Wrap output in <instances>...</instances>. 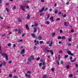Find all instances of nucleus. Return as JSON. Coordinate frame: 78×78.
Returning a JSON list of instances; mask_svg holds the SVG:
<instances>
[{
    "label": "nucleus",
    "instance_id": "1",
    "mask_svg": "<svg viewBox=\"0 0 78 78\" xmlns=\"http://www.w3.org/2000/svg\"><path fill=\"white\" fill-rule=\"evenodd\" d=\"M0 53L1 55L2 56H3L4 58H5L6 60H8V55H7L6 54L4 53H2V49H0Z\"/></svg>",
    "mask_w": 78,
    "mask_h": 78
},
{
    "label": "nucleus",
    "instance_id": "2",
    "mask_svg": "<svg viewBox=\"0 0 78 78\" xmlns=\"http://www.w3.org/2000/svg\"><path fill=\"white\" fill-rule=\"evenodd\" d=\"M34 57L33 56H31L30 57H29L28 58V61L30 62L31 61V60H34Z\"/></svg>",
    "mask_w": 78,
    "mask_h": 78
},
{
    "label": "nucleus",
    "instance_id": "3",
    "mask_svg": "<svg viewBox=\"0 0 78 78\" xmlns=\"http://www.w3.org/2000/svg\"><path fill=\"white\" fill-rule=\"evenodd\" d=\"M66 52L68 53L69 55H71V56H73V54L71 53L70 50L69 49H67L66 51Z\"/></svg>",
    "mask_w": 78,
    "mask_h": 78
},
{
    "label": "nucleus",
    "instance_id": "4",
    "mask_svg": "<svg viewBox=\"0 0 78 78\" xmlns=\"http://www.w3.org/2000/svg\"><path fill=\"white\" fill-rule=\"evenodd\" d=\"M44 9H45V8H44V7L42 9H41V10H40L39 11V12H43V11H44Z\"/></svg>",
    "mask_w": 78,
    "mask_h": 78
},
{
    "label": "nucleus",
    "instance_id": "5",
    "mask_svg": "<svg viewBox=\"0 0 78 78\" xmlns=\"http://www.w3.org/2000/svg\"><path fill=\"white\" fill-rule=\"evenodd\" d=\"M26 28H27V30H29L30 29L29 28V27H28V25L27 24L26 25Z\"/></svg>",
    "mask_w": 78,
    "mask_h": 78
},
{
    "label": "nucleus",
    "instance_id": "6",
    "mask_svg": "<svg viewBox=\"0 0 78 78\" xmlns=\"http://www.w3.org/2000/svg\"><path fill=\"white\" fill-rule=\"evenodd\" d=\"M53 44V41H51L50 42V43L49 44V47H51L52 46V44Z\"/></svg>",
    "mask_w": 78,
    "mask_h": 78
},
{
    "label": "nucleus",
    "instance_id": "7",
    "mask_svg": "<svg viewBox=\"0 0 78 78\" xmlns=\"http://www.w3.org/2000/svg\"><path fill=\"white\" fill-rule=\"evenodd\" d=\"M21 8H22V10H23L24 11H25V10L24 9H23V6H22V5H21L20 6Z\"/></svg>",
    "mask_w": 78,
    "mask_h": 78
},
{
    "label": "nucleus",
    "instance_id": "8",
    "mask_svg": "<svg viewBox=\"0 0 78 78\" xmlns=\"http://www.w3.org/2000/svg\"><path fill=\"white\" fill-rule=\"evenodd\" d=\"M25 52V49H23L22 50L21 52V54H23Z\"/></svg>",
    "mask_w": 78,
    "mask_h": 78
},
{
    "label": "nucleus",
    "instance_id": "9",
    "mask_svg": "<svg viewBox=\"0 0 78 78\" xmlns=\"http://www.w3.org/2000/svg\"><path fill=\"white\" fill-rule=\"evenodd\" d=\"M31 36H33V37H36V35L35 34H34V33L31 34Z\"/></svg>",
    "mask_w": 78,
    "mask_h": 78
},
{
    "label": "nucleus",
    "instance_id": "10",
    "mask_svg": "<svg viewBox=\"0 0 78 78\" xmlns=\"http://www.w3.org/2000/svg\"><path fill=\"white\" fill-rule=\"evenodd\" d=\"M76 61V58H75L74 60H71V62H75V61Z\"/></svg>",
    "mask_w": 78,
    "mask_h": 78
},
{
    "label": "nucleus",
    "instance_id": "11",
    "mask_svg": "<svg viewBox=\"0 0 78 78\" xmlns=\"http://www.w3.org/2000/svg\"><path fill=\"white\" fill-rule=\"evenodd\" d=\"M39 44V41H36L35 42V45H37Z\"/></svg>",
    "mask_w": 78,
    "mask_h": 78
},
{
    "label": "nucleus",
    "instance_id": "12",
    "mask_svg": "<svg viewBox=\"0 0 78 78\" xmlns=\"http://www.w3.org/2000/svg\"><path fill=\"white\" fill-rule=\"evenodd\" d=\"M30 15H29V14H28L27 16V19H30Z\"/></svg>",
    "mask_w": 78,
    "mask_h": 78
},
{
    "label": "nucleus",
    "instance_id": "13",
    "mask_svg": "<svg viewBox=\"0 0 78 78\" xmlns=\"http://www.w3.org/2000/svg\"><path fill=\"white\" fill-rule=\"evenodd\" d=\"M38 39H39V40H40L42 39V37H41V35H39L38 37Z\"/></svg>",
    "mask_w": 78,
    "mask_h": 78
},
{
    "label": "nucleus",
    "instance_id": "14",
    "mask_svg": "<svg viewBox=\"0 0 78 78\" xmlns=\"http://www.w3.org/2000/svg\"><path fill=\"white\" fill-rule=\"evenodd\" d=\"M54 12L55 13V14H56L58 13V10H57V9H56L55 10V11Z\"/></svg>",
    "mask_w": 78,
    "mask_h": 78
},
{
    "label": "nucleus",
    "instance_id": "15",
    "mask_svg": "<svg viewBox=\"0 0 78 78\" xmlns=\"http://www.w3.org/2000/svg\"><path fill=\"white\" fill-rule=\"evenodd\" d=\"M43 78H47V75H44L43 76Z\"/></svg>",
    "mask_w": 78,
    "mask_h": 78
},
{
    "label": "nucleus",
    "instance_id": "16",
    "mask_svg": "<svg viewBox=\"0 0 78 78\" xmlns=\"http://www.w3.org/2000/svg\"><path fill=\"white\" fill-rule=\"evenodd\" d=\"M18 33L20 34L21 33V30H20V29H18Z\"/></svg>",
    "mask_w": 78,
    "mask_h": 78
},
{
    "label": "nucleus",
    "instance_id": "17",
    "mask_svg": "<svg viewBox=\"0 0 78 78\" xmlns=\"http://www.w3.org/2000/svg\"><path fill=\"white\" fill-rule=\"evenodd\" d=\"M23 41V40L22 39H20V40H18V42H22Z\"/></svg>",
    "mask_w": 78,
    "mask_h": 78
},
{
    "label": "nucleus",
    "instance_id": "18",
    "mask_svg": "<svg viewBox=\"0 0 78 78\" xmlns=\"http://www.w3.org/2000/svg\"><path fill=\"white\" fill-rule=\"evenodd\" d=\"M37 31V29L36 28H34V33H36Z\"/></svg>",
    "mask_w": 78,
    "mask_h": 78
},
{
    "label": "nucleus",
    "instance_id": "19",
    "mask_svg": "<svg viewBox=\"0 0 78 78\" xmlns=\"http://www.w3.org/2000/svg\"><path fill=\"white\" fill-rule=\"evenodd\" d=\"M18 22H22V19H18Z\"/></svg>",
    "mask_w": 78,
    "mask_h": 78
},
{
    "label": "nucleus",
    "instance_id": "20",
    "mask_svg": "<svg viewBox=\"0 0 78 78\" xmlns=\"http://www.w3.org/2000/svg\"><path fill=\"white\" fill-rule=\"evenodd\" d=\"M45 24H50V22L48 21H46L45 23Z\"/></svg>",
    "mask_w": 78,
    "mask_h": 78
},
{
    "label": "nucleus",
    "instance_id": "21",
    "mask_svg": "<svg viewBox=\"0 0 78 78\" xmlns=\"http://www.w3.org/2000/svg\"><path fill=\"white\" fill-rule=\"evenodd\" d=\"M62 39L64 40L66 39V37L65 36H63L62 37Z\"/></svg>",
    "mask_w": 78,
    "mask_h": 78
},
{
    "label": "nucleus",
    "instance_id": "22",
    "mask_svg": "<svg viewBox=\"0 0 78 78\" xmlns=\"http://www.w3.org/2000/svg\"><path fill=\"white\" fill-rule=\"evenodd\" d=\"M51 54V55H53V52H52V50H50V52Z\"/></svg>",
    "mask_w": 78,
    "mask_h": 78
},
{
    "label": "nucleus",
    "instance_id": "23",
    "mask_svg": "<svg viewBox=\"0 0 78 78\" xmlns=\"http://www.w3.org/2000/svg\"><path fill=\"white\" fill-rule=\"evenodd\" d=\"M46 64V63L44 61L43 63H42V65H43V66H45Z\"/></svg>",
    "mask_w": 78,
    "mask_h": 78
},
{
    "label": "nucleus",
    "instance_id": "24",
    "mask_svg": "<svg viewBox=\"0 0 78 78\" xmlns=\"http://www.w3.org/2000/svg\"><path fill=\"white\" fill-rule=\"evenodd\" d=\"M57 39H61V37L60 36H59L57 37Z\"/></svg>",
    "mask_w": 78,
    "mask_h": 78
},
{
    "label": "nucleus",
    "instance_id": "25",
    "mask_svg": "<svg viewBox=\"0 0 78 78\" xmlns=\"http://www.w3.org/2000/svg\"><path fill=\"white\" fill-rule=\"evenodd\" d=\"M51 70H52V72H54V71L55 70V68H52L51 69Z\"/></svg>",
    "mask_w": 78,
    "mask_h": 78
},
{
    "label": "nucleus",
    "instance_id": "26",
    "mask_svg": "<svg viewBox=\"0 0 78 78\" xmlns=\"http://www.w3.org/2000/svg\"><path fill=\"white\" fill-rule=\"evenodd\" d=\"M11 45H12L11 44V43H9L8 44V46H9V47H11Z\"/></svg>",
    "mask_w": 78,
    "mask_h": 78
},
{
    "label": "nucleus",
    "instance_id": "27",
    "mask_svg": "<svg viewBox=\"0 0 78 78\" xmlns=\"http://www.w3.org/2000/svg\"><path fill=\"white\" fill-rule=\"evenodd\" d=\"M64 25L65 26H68V24H67V22H65L64 23Z\"/></svg>",
    "mask_w": 78,
    "mask_h": 78
},
{
    "label": "nucleus",
    "instance_id": "28",
    "mask_svg": "<svg viewBox=\"0 0 78 78\" xmlns=\"http://www.w3.org/2000/svg\"><path fill=\"white\" fill-rule=\"evenodd\" d=\"M72 41V38H70L68 39V41L70 42Z\"/></svg>",
    "mask_w": 78,
    "mask_h": 78
},
{
    "label": "nucleus",
    "instance_id": "29",
    "mask_svg": "<svg viewBox=\"0 0 78 78\" xmlns=\"http://www.w3.org/2000/svg\"><path fill=\"white\" fill-rule=\"evenodd\" d=\"M72 76H73V75L72 74H71L69 75V77L70 78L72 77Z\"/></svg>",
    "mask_w": 78,
    "mask_h": 78
},
{
    "label": "nucleus",
    "instance_id": "30",
    "mask_svg": "<svg viewBox=\"0 0 78 78\" xmlns=\"http://www.w3.org/2000/svg\"><path fill=\"white\" fill-rule=\"evenodd\" d=\"M14 31H16V32H17L18 31V29H16L14 30Z\"/></svg>",
    "mask_w": 78,
    "mask_h": 78
},
{
    "label": "nucleus",
    "instance_id": "31",
    "mask_svg": "<svg viewBox=\"0 0 78 78\" xmlns=\"http://www.w3.org/2000/svg\"><path fill=\"white\" fill-rule=\"evenodd\" d=\"M43 42H44V41H40V43L41 44H43Z\"/></svg>",
    "mask_w": 78,
    "mask_h": 78
},
{
    "label": "nucleus",
    "instance_id": "32",
    "mask_svg": "<svg viewBox=\"0 0 78 78\" xmlns=\"http://www.w3.org/2000/svg\"><path fill=\"white\" fill-rule=\"evenodd\" d=\"M66 68H67V69H69V66L67 65L66 67Z\"/></svg>",
    "mask_w": 78,
    "mask_h": 78
},
{
    "label": "nucleus",
    "instance_id": "33",
    "mask_svg": "<svg viewBox=\"0 0 78 78\" xmlns=\"http://www.w3.org/2000/svg\"><path fill=\"white\" fill-rule=\"evenodd\" d=\"M45 69V66H44L42 67V69L43 70H44V69Z\"/></svg>",
    "mask_w": 78,
    "mask_h": 78
},
{
    "label": "nucleus",
    "instance_id": "34",
    "mask_svg": "<svg viewBox=\"0 0 78 78\" xmlns=\"http://www.w3.org/2000/svg\"><path fill=\"white\" fill-rule=\"evenodd\" d=\"M52 36H55V33H53L52 34Z\"/></svg>",
    "mask_w": 78,
    "mask_h": 78
},
{
    "label": "nucleus",
    "instance_id": "35",
    "mask_svg": "<svg viewBox=\"0 0 78 78\" xmlns=\"http://www.w3.org/2000/svg\"><path fill=\"white\" fill-rule=\"evenodd\" d=\"M56 20L57 21L58 20H61V19H60L59 18H57L56 19Z\"/></svg>",
    "mask_w": 78,
    "mask_h": 78
},
{
    "label": "nucleus",
    "instance_id": "36",
    "mask_svg": "<svg viewBox=\"0 0 78 78\" xmlns=\"http://www.w3.org/2000/svg\"><path fill=\"white\" fill-rule=\"evenodd\" d=\"M68 55H65V58H67V57H68Z\"/></svg>",
    "mask_w": 78,
    "mask_h": 78
},
{
    "label": "nucleus",
    "instance_id": "37",
    "mask_svg": "<svg viewBox=\"0 0 78 78\" xmlns=\"http://www.w3.org/2000/svg\"><path fill=\"white\" fill-rule=\"evenodd\" d=\"M48 10V8H46L44 9V11H47Z\"/></svg>",
    "mask_w": 78,
    "mask_h": 78
},
{
    "label": "nucleus",
    "instance_id": "38",
    "mask_svg": "<svg viewBox=\"0 0 78 78\" xmlns=\"http://www.w3.org/2000/svg\"><path fill=\"white\" fill-rule=\"evenodd\" d=\"M50 20H53V16H52V17H50Z\"/></svg>",
    "mask_w": 78,
    "mask_h": 78
},
{
    "label": "nucleus",
    "instance_id": "39",
    "mask_svg": "<svg viewBox=\"0 0 78 78\" xmlns=\"http://www.w3.org/2000/svg\"><path fill=\"white\" fill-rule=\"evenodd\" d=\"M31 73V71H28L27 72V73H29V74H30V73Z\"/></svg>",
    "mask_w": 78,
    "mask_h": 78
},
{
    "label": "nucleus",
    "instance_id": "40",
    "mask_svg": "<svg viewBox=\"0 0 78 78\" xmlns=\"http://www.w3.org/2000/svg\"><path fill=\"white\" fill-rule=\"evenodd\" d=\"M42 63H40L39 64L40 67H41V66H42Z\"/></svg>",
    "mask_w": 78,
    "mask_h": 78
},
{
    "label": "nucleus",
    "instance_id": "41",
    "mask_svg": "<svg viewBox=\"0 0 78 78\" xmlns=\"http://www.w3.org/2000/svg\"><path fill=\"white\" fill-rule=\"evenodd\" d=\"M66 16H67V15H66V14H64L63 15V17H66Z\"/></svg>",
    "mask_w": 78,
    "mask_h": 78
},
{
    "label": "nucleus",
    "instance_id": "42",
    "mask_svg": "<svg viewBox=\"0 0 78 78\" xmlns=\"http://www.w3.org/2000/svg\"><path fill=\"white\" fill-rule=\"evenodd\" d=\"M6 9L7 12H9V9L8 8H6Z\"/></svg>",
    "mask_w": 78,
    "mask_h": 78
},
{
    "label": "nucleus",
    "instance_id": "43",
    "mask_svg": "<svg viewBox=\"0 0 78 78\" xmlns=\"http://www.w3.org/2000/svg\"><path fill=\"white\" fill-rule=\"evenodd\" d=\"M36 48H37L36 46H35L34 48V50H36Z\"/></svg>",
    "mask_w": 78,
    "mask_h": 78
},
{
    "label": "nucleus",
    "instance_id": "44",
    "mask_svg": "<svg viewBox=\"0 0 78 78\" xmlns=\"http://www.w3.org/2000/svg\"><path fill=\"white\" fill-rule=\"evenodd\" d=\"M9 76L10 77H12V74H10L9 75Z\"/></svg>",
    "mask_w": 78,
    "mask_h": 78
},
{
    "label": "nucleus",
    "instance_id": "45",
    "mask_svg": "<svg viewBox=\"0 0 78 78\" xmlns=\"http://www.w3.org/2000/svg\"><path fill=\"white\" fill-rule=\"evenodd\" d=\"M64 63V62H63V61H61V64H63Z\"/></svg>",
    "mask_w": 78,
    "mask_h": 78
},
{
    "label": "nucleus",
    "instance_id": "46",
    "mask_svg": "<svg viewBox=\"0 0 78 78\" xmlns=\"http://www.w3.org/2000/svg\"><path fill=\"white\" fill-rule=\"evenodd\" d=\"M25 33H24L23 34H22V37H24V36H25Z\"/></svg>",
    "mask_w": 78,
    "mask_h": 78
},
{
    "label": "nucleus",
    "instance_id": "47",
    "mask_svg": "<svg viewBox=\"0 0 78 78\" xmlns=\"http://www.w3.org/2000/svg\"><path fill=\"white\" fill-rule=\"evenodd\" d=\"M0 19H3V18H2V17H1V15L0 14Z\"/></svg>",
    "mask_w": 78,
    "mask_h": 78
},
{
    "label": "nucleus",
    "instance_id": "48",
    "mask_svg": "<svg viewBox=\"0 0 78 78\" xmlns=\"http://www.w3.org/2000/svg\"><path fill=\"white\" fill-rule=\"evenodd\" d=\"M40 16H43V15H44V13H41L40 14Z\"/></svg>",
    "mask_w": 78,
    "mask_h": 78
},
{
    "label": "nucleus",
    "instance_id": "49",
    "mask_svg": "<svg viewBox=\"0 0 78 78\" xmlns=\"http://www.w3.org/2000/svg\"><path fill=\"white\" fill-rule=\"evenodd\" d=\"M41 62H43V61H44V59H41L40 60Z\"/></svg>",
    "mask_w": 78,
    "mask_h": 78
},
{
    "label": "nucleus",
    "instance_id": "50",
    "mask_svg": "<svg viewBox=\"0 0 78 78\" xmlns=\"http://www.w3.org/2000/svg\"><path fill=\"white\" fill-rule=\"evenodd\" d=\"M39 59H40V58H39V57L37 59V61H39Z\"/></svg>",
    "mask_w": 78,
    "mask_h": 78
},
{
    "label": "nucleus",
    "instance_id": "51",
    "mask_svg": "<svg viewBox=\"0 0 78 78\" xmlns=\"http://www.w3.org/2000/svg\"><path fill=\"white\" fill-rule=\"evenodd\" d=\"M57 64H58V65H59V60L57 61Z\"/></svg>",
    "mask_w": 78,
    "mask_h": 78
},
{
    "label": "nucleus",
    "instance_id": "52",
    "mask_svg": "<svg viewBox=\"0 0 78 78\" xmlns=\"http://www.w3.org/2000/svg\"><path fill=\"white\" fill-rule=\"evenodd\" d=\"M2 66H3V63L2 62L1 64L0 65V67H2Z\"/></svg>",
    "mask_w": 78,
    "mask_h": 78
},
{
    "label": "nucleus",
    "instance_id": "53",
    "mask_svg": "<svg viewBox=\"0 0 78 78\" xmlns=\"http://www.w3.org/2000/svg\"><path fill=\"white\" fill-rule=\"evenodd\" d=\"M34 25L35 27H36V26H37V24L36 23H35Z\"/></svg>",
    "mask_w": 78,
    "mask_h": 78
},
{
    "label": "nucleus",
    "instance_id": "54",
    "mask_svg": "<svg viewBox=\"0 0 78 78\" xmlns=\"http://www.w3.org/2000/svg\"><path fill=\"white\" fill-rule=\"evenodd\" d=\"M50 41H49L48 42H47L46 43L47 44H49L50 42Z\"/></svg>",
    "mask_w": 78,
    "mask_h": 78
},
{
    "label": "nucleus",
    "instance_id": "55",
    "mask_svg": "<svg viewBox=\"0 0 78 78\" xmlns=\"http://www.w3.org/2000/svg\"><path fill=\"white\" fill-rule=\"evenodd\" d=\"M60 33H62V30H60Z\"/></svg>",
    "mask_w": 78,
    "mask_h": 78
},
{
    "label": "nucleus",
    "instance_id": "56",
    "mask_svg": "<svg viewBox=\"0 0 78 78\" xmlns=\"http://www.w3.org/2000/svg\"><path fill=\"white\" fill-rule=\"evenodd\" d=\"M49 17H50V15H48L47 19H49Z\"/></svg>",
    "mask_w": 78,
    "mask_h": 78
},
{
    "label": "nucleus",
    "instance_id": "57",
    "mask_svg": "<svg viewBox=\"0 0 78 78\" xmlns=\"http://www.w3.org/2000/svg\"><path fill=\"white\" fill-rule=\"evenodd\" d=\"M12 63V61H9L8 62L9 64H11V63Z\"/></svg>",
    "mask_w": 78,
    "mask_h": 78
},
{
    "label": "nucleus",
    "instance_id": "58",
    "mask_svg": "<svg viewBox=\"0 0 78 78\" xmlns=\"http://www.w3.org/2000/svg\"><path fill=\"white\" fill-rule=\"evenodd\" d=\"M68 45H69V46H70L71 45H72V44H71V43H68Z\"/></svg>",
    "mask_w": 78,
    "mask_h": 78
},
{
    "label": "nucleus",
    "instance_id": "59",
    "mask_svg": "<svg viewBox=\"0 0 78 78\" xmlns=\"http://www.w3.org/2000/svg\"><path fill=\"white\" fill-rule=\"evenodd\" d=\"M5 65H6V63L4 62L3 63V66H5Z\"/></svg>",
    "mask_w": 78,
    "mask_h": 78
},
{
    "label": "nucleus",
    "instance_id": "60",
    "mask_svg": "<svg viewBox=\"0 0 78 78\" xmlns=\"http://www.w3.org/2000/svg\"><path fill=\"white\" fill-rule=\"evenodd\" d=\"M27 77H28V78H30V75H28L27 76Z\"/></svg>",
    "mask_w": 78,
    "mask_h": 78
},
{
    "label": "nucleus",
    "instance_id": "61",
    "mask_svg": "<svg viewBox=\"0 0 78 78\" xmlns=\"http://www.w3.org/2000/svg\"><path fill=\"white\" fill-rule=\"evenodd\" d=\"M74 30H71V32L72 33H74Z\"/></svg>",
    "mask_w": 78,
    "mask_h": 78
},
{
    "label": "nucleus",
    "instance_id": "62",
    "mask_svg": "<svg viewBox=\"0 0 78 78\" xmlns=\"http://www.w3.org/2000/svg\"><path fill=\"white\" fill-rule=\"evenodd\" d=\"M41 2H44V0H41Z\"/></svg>",
    "mask_w": 78,
    "mask_h": 78
},
{
    "label": "nucleus",
    "instance_id": "63",
    "mask_svg": "<svg viewBox=\"0 0 78 78\" xmlns=\"http://www.w3.org/2000/svg\"><path fill=\"white\" fill-rule=\"evenodd\" d=\"M57 6V3H55L54 4V6Z\"/></svg>",
    "mask_w": 78,
    "mask_h": 78
},
{
    "label": "nucleus",
    "instance_id": "64",
    "mask_svg": "<svg viewBox=\"0 0 78 78\" xmlns=\"http://www.w3.org/2000/svg\"><path fill=\"white\" fill-rule=\"evenodd\" d=\"M76 67H77V68H78V64H76Z\"/></svg>",
    "mask_w": 78,
    "mask_h": 78
}]
</instances>
